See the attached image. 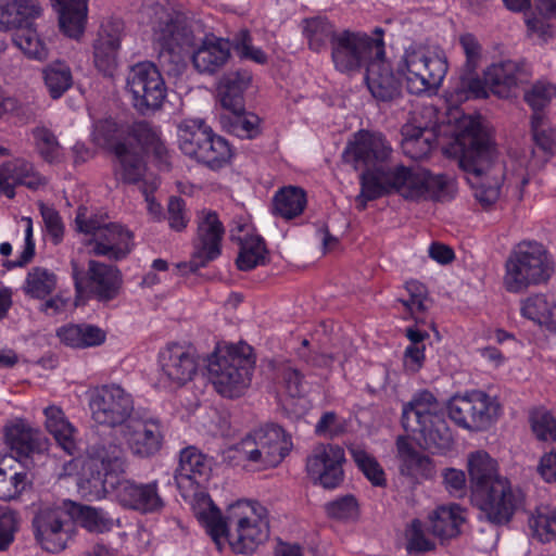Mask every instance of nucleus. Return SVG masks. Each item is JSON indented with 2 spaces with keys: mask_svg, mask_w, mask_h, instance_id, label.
<instances>
[{
  "mask_svg": "<svg viewBox=\"0 0 556 556\" xmlns=\"http://www.w3.org/2000/svg\"><path fill=\"white\" fill-rule=\"evenodd\" d=\"M127 465L125 450L115 440H103L89 447L88 458L83 465L79 491L90 498H103L109 485L114 482L113 473L125 472Z\"/></svg>",
  "mask_w": 556,
  "mask_h": 556,
  "instance_id": "nucleus-8",
  "label": "nucleus"
},
{
  "mask_svg": "<svg viewBox=\"0 0 556 556\" xmlns=\"http://www.w3.org/2000/svg\"><path fill=\"white\" fill-rule=\"evenodd\" d=\"M17 185L25 186L30 190H38L47 185V179L35 169L31 163L23 159H15L0 166V190L12 199Z\"/></svg>",
  "mask_w": 556,
  "mask_h": 556,
  "instance_id": "nucleus-28",
  "label": "nucleus"
},
{
  "mask_svg": "<svg viewBox=\"0 0 556 556\" xmlns=\"http://www.w3.org/2000/svg\"><path fill=\"white\" fill-rule=\"evenodd\" d=\"M344 450L338 444L318 443L306 457L305 469L314 483L325 489L338 488L343 479Z\"/></svg>",
  "mask_w": 556,
  "mask_h": 556,
  "instance_id": "nucleus-22",
  "label": "nucleus"
},
{
  "mask_svg": "<svg viewBox=\"0 0 556 556\" xmlns=\"http://www.w3.org/2000/svg\"><path fill=\"white\" fill-rule=\"evenodd\" d=\"M56 285L58 276L53 271L36 266L27 273L22 290L31 299L43 300L54 292Z\"/></svg>",
  "mask_w": 556,
  "mask_h": 556,
  "instance_id": "nucleus-46",
  "label": "nucleus"
},
{
  "mask_svg": "<svg viewBox=\"0 0 556 556\" xmlns=\"http://www.w3.org/2000/svg\"><path fill=\"white\" fill-rule=\"evenodd\" d=\"M230 58V45L223 38L206 37L193 51L192 63L201 74L213 75L222 70Z\"/></svg>",
  "mask_w": 556,
  "mask_h": 556,
  "instance_id": "nucleus-34",
  "label": "nucleus"
},
{
  "mask_svg": "<svg viewBox=\"0 0 556 556\" xmlns=\"http://www.w3.org/2000/svg\"><path fill=\"white\" fill-rule=\"evenodd\" d=\"M405 289L409 298L407 300L400 299L399 302L413 317H416L417 314L426 311L427 288L417 280H410L406 282Z\"/></svg>",
  "mask_w": 556,
  "mask_h": 556,
  "instance_id": "nucleus-60",
  "label": "nucleus"
},
{
  "mask_svg": "<svg viewBox=\"0 0 556 556\" xmlns=\"http://www.w3.org/2000/svg\"><path fill=\"white\" fill-rule=\"evenodd\" d=\"M245 228V225H239L237 231L243 232ZM230 238L240 245L236 260L240 270H251L265 263L267 250L263 238L260 236H249L248 233L241 236L235 229L230 230Z\"/></svg>",
  "mask_w": 556,
  "mask_h": 556,
  "instance_id": "nucleus-40",
  "label": "nucleus"
},
{
  "mask_svg": "<svg viewBox=\"0 0 556 556\" xmlns=\"http://www.w3.org/2000/svg\"><path fill=\"white\" fill-rule=\"evenodd\" d=\"M279 375L290 397H301L305 394L304 377L299 369L286 363L279 368Z\"/></svg>",
  "mask_w": 556,
  "mask_h": 556,
  "instance_id": "nucleus-61",
  "label": "nucleus"
},
{
  "mask_svg": "<svg viewBox=\"0 0 556 556\" xmlns=\"http://www.w3.org/2000/svg\"><path fill=\"white\" fill-rule=\"evenodd\" d=\"M4 438L11 455L24 459L26 465L35 454H42L48 448V440L42 432L24 421L5 427Z\"/></svg>",
  "mask_w": 556,
  "mask_h": 556,
  "instance_id": "nucleus-27",
  "label": "nucleus"
},
{
  "mask_svg": "<svg viewBox=\"0 0 556 556\" xmlns=\"http://www.w3.org/2000/svg\"><path fill=\"white\" fill-rule=\"evenodd\" d=\"M531 128L536 149L532 151L536 157L538 151L543 153L540 163H545L556 152V130L551 127L543 113H535L531 118Z\"/></svg>",
  "mask_w": 556,
  "mask_h": 556,
  "instance_id": "nucleus-47",
  "label": "nucleus"
},
{
  "mask_svg": "<svg viewBox=\"0 0 556 556\" xmlns=\"http://www.w3.org/2000/svg\"><path fill=\"white\" fill-rule=\"evenodd\" d=\"M233 49L236 53L247 60H251L257 64L267 63L266 53L252 43V38L247 29L240 30L233 39Z\"/></svg>",
  "mask_w": 556,
  "mask_h": 556,
  "instance_id": "nucleus-59",
  "label": "nucleus"
},
{
  "mask_svg": "<svg viewBox=\"0 0 556 556\" xmlns=\"http://www.w3.org/2000/svg\"><path fill=\"white\" fill-rule=\"evenodd\" d=\"M89 406L93 420L100 425L123 428L134 418L131 395L116 384L98 388L91 395Z\"/></svg>",
  "mask_w": 556,
  "mask_h": 556,
  "instance_id": "nucleus-21",
  "label": "nucleus"
},
{
  "mask_svg": "<svg viewBox=\"0 0 556 556\" xmlns=\"http://www.w3.org/2000/svg\"><path fill=\"white\" fill-rule=\"evenodd\" d=\"M529 77V71L523 62L504 60L492 63L483 72L482 83L486 89L498 98L507 99L514 96L519 84Z\"/></svg>",
  "mask_w": 556,
  "mask_h": 556,
  "instance_id": "nucleus-26",
  "label": "nucleus"
},
{
  "mask_svg": "<svg viewBox=\"0 0 556 556\" xmlns=\"http://www.w3.org/2000/svg\"><path fill=\"white\" fill-rule=\"evenodd\" d=\"M79 232L90 235L87 245L90 253L112 261L125 258L132 249V233L116 223H105L102 217L89 215L85 206H79L75 217Z\"/></svg>",
  "mask_w": 556,
  "mask_h": 556,
  "instance_id": "nucleus-12",
  "label": "nucleus"
},
{
  "mask_svg": "<svg viewBox=\"0 0 556 556\" xmlns=\"http://www.w3.org/2000/svg\"><path fill=\"white\" fill-rule=\"evenodd\" d=\"M60 27L71 38L83 35L87 18V0H52Z\"/></svg>",
  "mask_w": 556,
  "mask_h": 556,
  "instance_id": "nucleus-41",
  "label": "nucleus"
},
{
  "mask_svg": "<svg viewBox=\"0 0 556 556\" xmlns=\"http://www.w3.org/2000/svg\"><path fill=\"white\" fill-rule=\"evenodd\" d=\"M39 207L47 232L51 237L52 242L59 244L64 235V224L59 212L43 203H40Z\"/></svg>",
  "mask_w": 556,
  "mask_h": 556,
  "instance_id": "nucleus-64",
  "label": "nucleus"
},
{
  "mask_svg": "<svg viewBox=\"0 0 556 556\" xmlns=\"http://www.w3.org/2000/svg\"><path fill=\"white\" fill-rule=\"evenodd\" d=\"M406 551L410 555H418L435 549V543L425 532L419 519H414L406 529Z\"/></svg>",
  "mask_w": 556,
  "mask_h": 556,
  "instance_id": "nucleus-55",
  "label": "nucleus"
},
{
  "mask_svg": "<svg viewBox=\"0 0 556 556\" xmlns=\"http://www.w3.org/2000/svg\"><path fill=\"white\" fill-rule=\"evenodd\" d=\"M110 489L115 492L116 500L123 507L140 514L160 513L165 506L156 480L140 483L131 479H116L110 483Z\"/></svg>",
  "mask_w": 556,
  "mask_h": 556,
  "instance_id": "nucleus-25",
  "label": "nucleus"
},
{
  "mask_svg": "<svg viewBox=\"0 0 556 556\" xmlns=\"http://www.w3.org/2000/svg\"><path fill=\"white\" fill-rule=\"evenodd\" d=\"M497 405L483 391L454 395L447 405L450 418L459 427L480 431L486 429L497 414Z\"/></svg>",
  "mask_w": 556,
  "mask_h": 556,
  "instance_id": "nucleus-20",
  "label": "nucleus"
},
{
  "mask_svg": "<svg viewBox=\"0 0 556 556\" xmlns=\"http://www.w3.org/2000/svg\"><path fill=\"white\" fill-rule=\"evenodd\" d=\"M460 141L464 151L459 166L470 174L468 181L477 201L483 207H489L500 198L504 165L495 160L496 150L491 136L479 119L464 118Z\"/></svg>",
  "mask_w": 556,
  "mask_h": 556,
  "instance_id": "nucleus-3",
  "label": "nucleus"
},
{
  "mask_svg": "<svg viewBox=\"0 0 556 556\" xmlns=\"http://www.w3.org/2000/svg\"><path fill=\"white\" fill-rule=\"evenodd\" d=\"M46 428L53 435L58 444L70 455L74 454V427L66 419L63 410L54 405L45 408Z\"/></svg>",
  "mask_w": 556,
  "mask_h": 556,
  "instance_id": "nucleus-45",
  "label": "nucleus"
},
{
  "mask_svg": "<svg viewBox=\"0 0 556 556\" xmlns=\"http://www.w3.org/2000/svg\"><path fill=\"white\" fill-rule=\"evenodd\" d=\"M353 460L365 477L376 486L387 483L386 475L378 460L359 446L350 448Z\"/></svg>",
  "mask_w": 556,
  "mask_h": 556,
  "instance_id": "nucleus-52",
  "label": "nucleus"
},
{
  "mask_svg": "<svg viewBox=\"0 0 556 556\" xmlns=\"http://www.w3.org/2000/svg\"><path fill=\"white\" fill-rule=\"evenodd\" d=\"M252 83V74L248 70L226 73L218 84V96L223 108L229 112L244 111V92Z\"/></svg>",
  "mask_w": 556,
  "mask_h": 556,
  "instance_id": "nucleus-36",
  "label": "nucleus"
},
{
  "mask_svg": "<svg viewBox=\"0 0 556 556\" xmlns=\"http://www.w3.org/2000/svg\"><path fill=\"white\" fill-rule=\"evenodd\" d=\"M429 530L441 543L457 538L466 521V510L458 504L441 505L428 517Z\"/></svg>",
  "mask_w": 556,
  "mask_h": 556,
  "instance_id": "nucleus-35",
  "label": "nucleus"
},
{
  "mask_svg": "<svg viewBox=\"0 0 556 556\" xmlns=\"http://www.w3.org/2000/svg\"><path fill=\"white\" fill-rule=\"evenodd\" d=\"M251 346H232L214 353L207 361L208 379L225 397H239L251 383L254 359Z\"/></svg>",
  "mask_w": 556,
  "mask_h": 556,
  "instance_id": "nucleus-9",
  "label": "nucleus"
},
{
  "mask_svg": "<svg viewBox=\"0 0 556 556\" xmlns=\"http://www.w3.org/2000/svg\"><path fill=\"white\" fill-rule=\"evenodd\" d=\"M467 470L469 475L470 495L485 490L498 479H507L498 473V464L484 451L468 454Z\"/></svg>",
  "mask_w": 556,
  "mask_h": 556,
  "instance_id": "nucleus-38",
  "label": "nucleus"
},
{
  "mask_svg": "<svg viewBox=\"0 0 556 556\" xmlns=\"http://www.w3.org/2000/svg\"><path fill=\"white\" fill-rule=\"evenodd\" d=\"M553 307V296L534 294L522 302L521 314L543 327L547 309Z\"/></svg>",
  "mask_w": 556,
  "mask_h": 556,
  "instance_id": "nucleus-57",
  "label": "nucleus"
},
{
  "mask_svg": "<svg viewBox=\"0 0 556 556\" xmlns=\"http://www.w3.org/2000/svg\"><path fill=\"white\" fill-rule=\"evenodd\" d=\"M402 426L417 437L420 446L432 453L445 454L454 445L445 407L429 390L416 392L403 404Z\"/></svg>",
  "mask_w": 556,
  "mask_h": 556,
  "instance_id": "nucleus-5",
  "label": "nucleus"
},
{
  "mask_svg": "<svg viewBox=\"0 0 556 556\" xmlns=\"http://www.w3.org/2000/svg\"><path fill=\"white\" fill-rule=\"evenodd\" d=\"M116 157L114 175L124 184L139 182L146 173L144 153H152L162 164L168 165V150L160 134L146 121L129 126L126 136L113 146Z\"/></svg>",
  "mask_w": 556,
  "mask_h": 556,
  "instance_id": "nucleus-6",
  "label": "nucleus"
},
{
  "mask_svg": "<svg viewBox=\"0 0 556 556\" xmlns=\"http://www.w3.org/2000/svg\"><path fill=\"white\" fill-rule=\"evenodd\" d=\"M31 484L29 467L13 455L0 454V500L12 501Z\"/></svg>",
  "mask_w": 556,
  "mask_h": 556,
  "instance_id": "nucleus-31",
  "label": "nucleus"
},
{
  "mask_svg": "<svg viewBox=\"0 0 556 556\" xmlns=\"http://www.w3.org/2000/svg\"><path fill=\"white\" fill-rule=\"evenodd\" d=\"M303 24V35L307 39L308 47L315 52H321L332 48L333 41L340 35V30L324 16H314L305 18Z\"/></svg>",
  "mask_w": 556,
  "mask_h": 556,
  "instance_id": "nucleus-43",
  "label": "nucleus"
},
{
  "mask_svg": "<svg viewBox=\"0 0 556 556\" xmlns=\"http://www.w3.org/2000/svg\"><path fill=\"white\" fill-rule=\"evenodd\" d=\"M179 148L184 154L212 169L225 166L232 156L228 141L213 132L202 119H188L179 126Z\"/></svg>",
  "mask_w": 556,
  "mask_h": 556,
  "instance_id": "nucleus-14",
  "label": "nucleus"
},
{
  "mask_svg": "<svg viewBox=\"0 0 556 556\" xmlns=\"http://www.w3.org/2000/svg\"><path fill=\"white\" fill-rule=\"evenodd\" d=\"M117 521L102 508L63 501L58 506H42L33 525L41 546L50 553H59L74 536L75 523L89 532L103 533L111 531Z\"/></svg>",
  "mask_w": 556,
  "mask_h": 556,
  "instance_id": "nucleus-4",
  "label": "nucleus"
},
{
  "mask_svg": "<svg viewBox=\"0 0 556 556\" xmlns=\"http://www.w3.org/2000/svg\"><path fill=\"white\" fill-rule=\"evenodd\" d=\"M531 430L534 437L542 442H556V418L554 415L543 408H535L529 417Z\"/></svg>",
  "mask_w": 556,
  "mask_h": 556,
  "instance_id": "nucleus-53",
  "label": "nucleus"
},
{
  "mask_svg": "<svg viewBox=\"0 0 556 556\" xmlns=\"http://www.w3.org/2000/svg\"><path fill=\"white\" fill-rule=\"evenodd\" d=\"M365 81L371 96L378 101L391 102L401 97V84L384 55L370 63L365 73Z\"/></svg>",
  "mask_w": 556,
  "mask_h": 556,
  "instance_id": "nucleus-29",
  "label": "nucleus"
},
{
  "mask_svg": "<svg viewBox=\"0 0 556 556\" xmlns=\"http://www.w3.org/2000/svg\"><path fill=\"white\" fill-rule=\"evenodd\" d=\"M161 386L178 389L191 381L198 372V355L189 345L170 342L162 348L157 355Z\"/></svg>",
  "mask_w": 556,
  "mask_h": 556,
  "instance_id": "nucleus-19",
  "label": "nucleus"
},
{
  "mask_svg": "<svg viewBox=\"0 0 556 556\" xmlns=\"http://www.w3.org/2000/svg\"><path fill=\"white\" fill-rule=\"evenodd\" d=\"M126 88L132 97L134 106L141 114L160 109L166 97L164 79L151 62H141L130 68Z\"/></svg>",
  "mask_w": 556,
  "mask_h": 556,
  "instance_id": "nucleus-18",
  "label": "nucleus"
},
{
  "mask_svg": "<svg viewBox=\"0 0 556 556\" xmlns=\"http://www.w3.org/2000/svg\"><path fill=\"white\" fill-rule=\"evenodd\" d=\"M119 433L131 455L140 459L155 456L164 441L161 422L154 418L135 417L119 428Z\"/></svg>",
  "mask_w": 556,
  "mask_h": 556,
  "instance_id": "nucleus-24",
  "label": "nucleus"
},
{
  "mask_svg": "<svg viewBox=\"0 0 556 556\" xmlns=\"http://www.w3.org/2000/svg\"><path fill=\"white\" fill-rule=\"evenodd\" d=\"M41 14L39 0H0V30H17L34 25Z\"/></svg>",
  "mask_w": 556,
  "mask_h": 556,
  "instance_id": "nucleus-33",
  "label": "nucleus"
},
{
  "mask_svg": "<svg viewBox=\"0 0 556 556\" xmlns=\"http://www.w3.org/2000/svg\"><path fill=\"white\" fill-rule=\"evenodd\" d=\"M471 504L479 510V519L494 526H505L521 506L523 494L508 479H498L485 490L470 495Z\"/></svg>",
  "mask_w": 556,
  "mask_h": 556,
  "instance_id": "nucleus-16",
  "label": "nucleus"
},
{
  "mask_svg": "<svg viewBox=\"0 0 556 556\" xmlns=\"http://www.w3.org/2000/svg\"><path fill=\"white\" fill-rule=\"evenodd\" d=\"M402 150L413 160L427 157L435 146V132L433 128L406 123L402 126Z\"/></svg>",
  "mask_w": 556,
  "mask_h": 556,
  "instance_id": "nucleus-39",
  "label": "nucleus"
},
{
  "mask_svg": "<svg viewBox=\"0 0 556 556\" xmlns=\"http://www.w3.org/2000/svg\"><path fill=\"white\" fill-rule=\"evenodd\" d=\"M504 268L505 290L522 293L530 287L546 285L555 274V262L544 244L523 240L513 247Z\"/></svg>",
  "mask_w": 556,
  "mask_h": 556,
  "instance_id": "nucleus-7",
  "label": "nucleus"
},
{
  "mask_svg": "<svg viewBox=\"0 0 556 556\" xmlns=\"http://www.w3.org/2000/svg\"><path fill=\"white\" fill-rule=\"evenodd\" d=\"M383 29L377 27L372 38L363 31L340 30L331 48V61L334 68L343 74L353 75L366 68L378 56L386 55Z\"/></svg>",
  "mask_w": 556,
  "mask_h": 556,
  "instance_id": "nucleus-11",
  "label": "nucleus"
},
{
  "mask_svg": "<svg viewBox=\"0 0 556 556\" xmlns=\"http://www.w3.org/2000/svg\"><path fill=\"white\" fill-rule=\"evenodd\" d=\"M200 27L198 22L179 12L160 21L154 29V40L160 47L161 65L173 64V68L178 67L184 61L182 51L195 46Z\"/></svg>",
  "mask_w": 556,
  "mask_h": 556,
  "instance_id": "nucleus-15",
  "label": "nucleus"
},
{
  "mask_svg": "<svg viewBox=\"0 0 556 556\" xmlns=\"http://www.w3.org/2000/svg\"><path fill=\"white\" fill-rule=\"evenodd\" d=\"M13 42L29 59L43 61L49 55L48 48L34 25L17 29L13 36Z\"/></svg>",
  "mask_w": 556,
  "mask_h": 556,
  "instance_id": "nucleus-50",
  "label": "nucleus"
},
{
  "mask_svg": "<svg viewBox=\"0 0 556 556\" xmlns=\"http://www.w3.org/2000/svg\"><path fill=\"white\" fill-rule=\"evenodd\" d=\"M121 39L117 33H110L102 27L93 45V62L96 67L106 76H111L117 65V51Z\"/></svg>",
  "mask_w": 556,
  "mask_h": 556,
  "instance_id": "nucleus-44",
  "label": "nucleus"
},
{
  "mask_svg": "<svg viewBox=\"0 0 556 556\" xmlns=\"http://www.w3.org/2000/svg\"><path fill=\"white\" fill-rule=\"evenodd\" d=\"M231 113L233 117L230 121L229 132L243 139H252L258 134L260 118L256 115L245 111Z\"/></svg>",
  "mask_w": 556,
  "mask_h": 556,
  "instance_id": "nucleus-58",
  "label": "nucleus"
},
{
  "mask_svg": "<svg viewBox=\"0 0 556 556\" xmlns=\"http://www.w3.org/2000/svg\"><path fill=\"white\" fill-rule=\"evenodd\" d=\"M459 45L466 56L463 72L452 87L451 97L462 102L468 99L486 98V89L477 75L482 59V47L472 34H464L459 37Z\"/></svg>",
  "mask_w": 556,
  "mask_h": 556,
  "instance_id": "nucleus-23",
  "label": "nucleus"
},
{
  "mask_svg": "<svg viewBox=\"0 0 556 556\" xmlns=\"http://www.w3.org/2000/svg\"><path fill=\"white\" fill-rule=\"evenodd\" d=\"M556 97V86L544 80L533 84L525 93V101L533 110V114L543 113L542 111Z\"/></svg>",
  "mask_w": 556,
  "mask_h": 556,
  "instance_id": "nucleus-56",
  "label": "nucleus"
},
{
  "mask_svg": "<svg viewBox=\"0 0 556 556\" xmlns=\"http://www.w3.org/2000/svg\"><path fill=\"white\" fill-rule=\"evenodd\" d=\"M306 194L298 187H285L274 197V213L285 219L299 216L305 208Z\"/></svg>",
  "mask_w": 556,
  "mask_h": 556,
  "instance_id": "nucleus-48",
  "label": "nucleus"
},
{
  "mask_svg": "<svg viewBox=\"0 0 556 556\" xmlns=\"http://www.w3.org/2000/svg\"><path fill=\"white\" fill-rule=\"evenodd\" d=\"M530 528L541 542L556 540V510L548 506L536 508L530 518Z\"/></svg>",
  "mask_w": 556,
  "mask_h": 556,
  "instance_id": "nucleus-51",
  "label": "nucleus"
},
{
  "mask_svg": "<svg viewBox=\"0 0 556 556\" xmlns=\"http://www.w3.org/2000/svg\"><path fill=\"white\" fill-rule=\"evenodd\" d=\"M325 509L330 518L348 520L357 516L358 506L354 496L345 495L327 503Z\"/></svg>",
  "mask_w": 556,
  "mask_h": 556,
  "instance_id": "nucleus-62",
  "label": "nucleus"
},
{
  "mask_svg": "<svg viewBox=\"0 0 556 556\" xmlns=\"http://www.w3.org/2000/svg\"><path fill=\"white\" fill-rule=\"evenodd\" d=\"M208 470L210 464L198 448L193 446L184 448L175 473L177 488L181 491H195Z\"/></svg>",
  "mask_w": 556,
  "mask_h": 556,
  "instance_id": "nucleus-32",
  "label": "nucleus"
},
{
  "mask_svg": "<svg viewBox=\"0 0 556 556\" xmlns=\"http://www.w3.org/2000/svg\"><path fill=\"white\" fill-rule=\"evenodd\" d=\"M396 452L399 471L402 476L413 481L430 480L434 478L435 465L433 460L417 451L406 438H397Z\"/></svg>",
  "mask_w": 556,
  "mask_h": 556,
  "instance_id": "nucleus-30",
  "label": "nucleus"
},
{
  "mask_svg": "<svg viewBox=\"0 0 556 556\" xmlns=\"http://www.w3.org/2000/svg\"><path fill=\"white\" fill-rule=\"evenodd\" d=\"M35 144L40 156L49 163L61 161V144L52 130L46 126H38L33 129Z\"/></svg>",
  "mask_w": 556,
  "mask_h": 556,
  "instance_id": "nucleus-54",
  "label": "nucleus"
},
{
  "mask_svg": "<svg viewBox=\"0 0 556 556\" xmlns=\"http://www.w3.org/2000/svg\"><path fill=\"white\" fill-rule=\"evenodd\" d=\"M87 274L89 286L99 300L110 301L118 294L122 275L116 266L90 261Z\"/></svg>",
  "mask_w": 556,
  "mask_h": 556,
  "instance_id": "nucleus-37",
  "label": "nucleus"
},
{
  "mask_svg": "<svg viewBox=\"0 0 556 556\" xmlns=\"http://www.w3.org/2000/svg\"><path fill=\"white\" fill-rule=\"evenodd\" d=\"M195 223L197 233L193 239L191 258L188 263L178 265L184 273H195L216 260L222 252L225 228L217 213L204 208L197 214Z\"/></svg>",
  "mask_w": 556,
  "mask_h": 556,
  "instance_id": "nucleus-17",
  "label": "nucleus"
},
{
  "mask_svg": "<svg viewBox=\"0 0 556 556\" xmlns=\"http://www.w3.org/2000/svg\"><path fill=\"white\" fill-rule=\"evenodd\" d=\"M17 513L5 508L0 511V551H5L12 544L18 530Z\"/></svg>",
  "mask_w": 556,
  "mask_h": 556,
  "instance_id": "nucleus-63",
  "label": "nucleus"
},
{
  "mask_svg": "<svg viewBox=\"0 0 556 556\" xmlns=\"http://www.w3.org/2000/svg\"><path fill=\"white\" fill-rule=\"evenodd\" d=\"M407 89L413 94L438 88L447 73V61L441 50L418 46L405 50L399 66Z\"/></svg>",
  "mask_w": 556,
  "mask_h": 556,
  "instance_id": "nucleus-13",
  "label": "nucleus"
},
{
  "mask_svg": "<svg viewBox=\"0 0 556 556\" xmlns=\"http://www.w3.org/2000/svg\"><path fill=\"white\" fill-rule=\"evenodd\" d=\"M194 509L219 551L227 541L235 553L251 554L268 539L265 508L256 502L237 501L223 515L210 497L203 496Z\"/></svg>",
  "mask_w": 556,
  "mask_h": 556,
  "instance_id": "nucleus-2",
  "label": "nucleus"
},
{
  "mask_svg": "<svg viewBox=\"0 0 556 556\" xmlns=\"http://www.w3.org/2000/svg\"><path fill=\"white\" fill-rule=\"evenodd\" d=\"M56 336L62 343L75 349L97 346L105 341V332L90 324H68L58 329Z\"/></svg>",
  "mask_w": 556,
  "mask_h": 556,
  "instance_id": "nucleus-42",
  "label": "nucleus"
},
{
  "mask_svg": "<svg viewBox=\"0 0 556 556\" xmlns=\"http://www.w3.org/2000/svg\"><path fill=\"white\" fill-rule=\"evenodd\" d=\"M45 85L53 99L61 98L73 85V75L68 65L54 62L42 71Z\"/></svg>",
  "mask_w": 556,
  "mask_h": 556,
  "instance_id": "nucleus-49",
  "label": "nucleus"
},
{
  "mask_svg": "<svg viewBox=\"0 0 556 556\" xmlns=\"http://www.w3.org/2000/svg\"><path fill=\"white\" fill-rule=\"evenodd\" d=\"M392 153L391 144L380 132L359 130L348 142L344 162L364 169L359 175L361 191L355 198L358 211L393 192L408 200L447 201L454 197L456 186L452 178L404 165L391 166Z\"/></svg>",
  "mask_w": 556,
  "mask_h": 556,
  "instance_id": "nucleus-1",
  "label": "nucleus"
},
{
  "mask_svg": "<svg viewBox=\"0 0 556 556\" xmlns=\"http://www.w3.org/2000/svg\"><path fill=\"white\" fill-rule=\"evenodd\" d=\"M292 445L291 437L280 426L267 424L243 438L235 451L245 467L265 470L278 466Z\"/></svg>",
  "mask_w": 556,
  "mask_h": 556,
  "instance_id": "nucleus-10",
  "label": "nucleus"
}]
</instances>
